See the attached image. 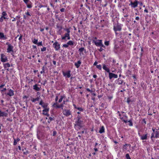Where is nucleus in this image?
Wrapping results in <instances>:
<instances>
[{
	"instance_id": "obj_27",
	"label": "nucleus",
	"mask_w": 159,
	"mask_h": 159,
	"mask_svg": "<svg viewBox=\"0 0 159 159\" xmlns=\"http://www.w3.org/2000/svg\"><path fill=\"white\" fill-rule=\"evenodd\" d=\"M155 138H159V131L156 130L155 132Z\"/></svg>"
},
{
	"instance_id": "obj_63",
	"label": "nucleus",
	"mask_w": 159,
	"mask_h": 159,
	"mask_svg": "<svg viewBox=\"0 0 159 159\" xmlns=\"http://www.w3.org/2000/svg\"><path fill=\"white\" fill-rule=\"evenodd\" d=\"M94 150L95 152H97L98 151V148L95 147V148H94Z\"/></svg>"
},
{
	"instance_id": "obj_15",
	"label": "nucleus",
	"mask_w": 159,
	"mask_h": 159,
	"mask_svg": "<svg viewBox=\"0 0 159 159\" xmlns=\"http://www.w3.org/2000/svg\"><path fill=\"white\" fill-rule=\"evenodd\" d=\"M102 66V68L103 69L106 71L107 72L109 73L110 72V69L107 67V66L105 64H103Z\"/></svg>"
},
{
	"instance_id": "obj_38",
	"label": "nucleus",
	"mask_w": 159,
	"mask_h": 159,
	"mask_svg": "<svg viewBox=\"0 0 159 159\" xmlns=\"http://www.w3.org/2000/svg\"><path fill=\"white\" fill-rule=\"evenodd\" d=\"M38 46H42V41L39 42V43H38L37 44Z\"/></svg>"
},
{
	"instance_id": "obj_13",
	"label": "nucleus",
	"mask_w": 159,
	"mask_h": 159,
	"mask_svg": "<svg viewBox=\"0 0 159 159\" xmlns=\"http://www.w3.org/2000/svg\"><path fill=\"white\" fill-rule=\"evenodd\" d=\"M48 106V103H44V102L43 105V107L44 108V109L43 111H49V109L47 108Z\"/></svg>"
},
{
	"instance_id": "obj_18",
	"label": "nucleus",
	"mask_w": 159,
	"mask_h": 159,
	"mask_svg": "<svg viewBox=\"0 0 159 159\" xmlns=\"http://www.w3.org/2000/svg\"><path fill=\"white\" fill-rule=\"evenodd\" d=\"M116 83L118 85L121 84L123 83V81L120 78L116 80Z\"/></svg>"
},
{
	"instance_id": "obj_24",
	"label": "nucleus",
	"mask_w": 159,
	"mask_h": 159,
	"mask_svg": "<svg viewBox=\"0 0 159 159\" xmlns=\"http://www.w3.org/2000/svg\"><path fill=\"white\" fill-rule=\"evenodd\" d=\"M14 139L13 145H16L17 144V142L20 141V139L19 138H17L16 139L14 138Z\"/></svg>"
},
{
	"instance_id": "obj_3",
	"label": "nucleus",
	"mask_w": 159,
	"mask_h": 159,
	"mask_svg": "<svg viewBox=\"0 0 159 159\" xmlns=\"http://www.w3.org/2000/svg\"><path fill=\"white\" fill-rule=\"evenodd\" d=\"M63 114L66 116H68L71 115V112L70 110L63 109Z\"/></svg>"
},
{
	"instance_id": "obj_10",
	"label": "nucleus",
	"mask_w": 159,
	"mask_h": 159,
	"mask_svg": "<svg viewBox=\"0 0 159 159\" xmlns=\"http://www.w3.org/2000/svg\"><path fill=\"white\" fill-rule=\"evenodd\" d=\"M8 60L7 57L3 54H1V61L2 62H5Z\"/></svg>"
},
{
	"instance_id": "obj_36",
	"label": "nucleus",
	"mask_w": 159,
	"mask_h": 159,
	"mask_svg": "<svg viewBox=\"0 0 159 159\" xmlns=\"http://www.w3.org/2000/svg\"><path fill=\"white\" fill-rule=\"evenodd\" d=\"M63 97L62 96H61V98L59 100V101H58V102H59L60 103V102H62V100H63Z\"/></svg>"
},
{
	"instance_id": "obj_62",
	"label": "nucleus",
	"mask_w": 159,
	"mask_h": 159,
	"mask_svg": "<svg viewBox=\"0 0 159 159\" xmlns=\"http://www.w3.org/2000/svg\"><path fill=\"white\" fill-rule=\"evenodd\" d=\"M26 15H28V16H31V15L30 14V13H29V12H26Z\"/></svg>"
},
{
	"instance_id": "obj_41",
	"label": "nucleus",
	"mask_w": 159,
	"mask_h": 159,
	"mask_svg": "<svg viewBox=\"0 0 159 159\" xmlns=\"http://www.w3.org/2000/svg\"><path fill=\"white\" fill-rule=\"evenodd\" d=\"M44 102H43V101L42 100H41V101H40L39 105H41L43 107V105Z\"/></svg>"
},
{
	"instance_id": "obj_17",
	"label": "nucleus",
	"mask_w": 159,
	"mask_h": 159,
	"mask_svg": "<svg viewBox=\"0 0 159 159\" xmlns=\"http://www.w3.org/2000/svg\"><path fill=\"white\" fill-rule=\"evenodd\" d=\"M7 14L5 11H3L1 17L4 19H8Z\"/></svg>"
},
{
	"instance_id": "obj_26",
	"label": "nucleus",
	"mask_w": 159,
	"mask_h": 159,
	"mask_svg": "<svg viewBox=\"0 0 159 159\" xmlns=\"http://www.w3.org/2000/svg\"><path fill=\"white\" fill-rule=\"evenodd\" d=\"M4 67L5 68L7 67H10V65L8 63H4L3 64Z\"/></svg>"
},
{
	"instance_id": "obj_29",
	"label": "nucleus",
	"mask_w": 159,
	"mask_h": 159,
	"mask_svg": "<svg viewBox=\"0 0 159 159\" xmlns=\"http://www.w3.org/2000/svg\"><path fill=\"white\" fill-rule=\"evenodd\" d=\"M54 120V119L53 117H50L48 118V122L49 123H50L51 122V121H52V120Z\"/></svg>"
},
{
	"instance_id": "obj_48",
	"label": "nucleus",
	"mask_w": 159,
	"mask_h": 159,
	"mask_svg": "<svg viewBox=\"0 0 159 159\" xmlns=\"http://www.w3.org/2000/svg\"><path fill=\"white\" fill-rule=\"evenodd\" d=\"M84 131H83L81 132H78V134H84Z\"/></svg>"
},
{
	"instance_id": "obj_56",
	"label": "nucleus",
	"mask_w": 159,
	"mask_h": 159,
	"mask_svg": "<svg viewBox=\"0 0 159 159\" xmlns=\"http://www.w3.org/2000/svg\"><path fill=\"white\" fill-rule=\"evenodd\" d=\"M130 101H130V100L129 99V98H128L127 99V102L129 104L130 103Z\"/></svg>"
},
{
	"instance_id": "obj_44",
	"label": "nucleus",
	"mask_w": 159,
	"mask_h": 159,
	"mask_svg": "<svg viewBox=\"0 0 159 159\" xmlns=\"http://www.w3.org/2000/svg\"><path fill=\"white\" fill-rule=\"evenodd\" d=\"M77 120H81V117L79 116L78 115L77 117Z\"/></svg>"
},
{
	"instance_id": "obj_50",
	"label": "nucleus",
	"mask_w": 159,
	"mask_h": 159,
	"mask_svg": "<svg viewBox=\"0 0 159 159\" xmlns=\"http://www.w3.org/2000/svg\"><path fill=\"white\" fill-rule=\"evenodd\" d=\"M57 27L58 28H59V30H61L62 29V28L61 26H59L58 25H57Z\"/></svg>"
},
{
	"instance_id": "obj_28",
	"label": "nucleus",
	"mask_w": 159,
	"mask_h": 159,
	"mask_svg": "<svg viewBox=\"0 0 159 159\" xmlns=\"http://www.w3.org/2000/svg\"><path fill=\"white\" fill-rule=\"evenodd\" d=\"M39 97H38L35 98H33L32 99H31V100L33 102H35L36 101H38L39 100Z\"/></svg>"
},
{
	"instance_id": "obj_19",
	"label": "nucleus",
	"mask_w": 159,
	"mask_h": 159,
	"mask_svg": "<svg viewBox=\"0 0 159 159\" xmlns=\"http://www.w3.org/2000/svg\"><path fill=\"white\" fill-rule=\"evenodd\" d=\"M81 61L80 60L78 61L77 62L75 63L74 65L77 68H79L81 64Z\"/></svg>"
},
{
	"instance_id": "obj_12",
	"label": "nucleus",
	"mask_w": 159,
	"mask_h": 159,
	"mask_svg": "<svg viewBox=\"0 0 159 159\" xmlns=\"http://www.w3.org/2000/svg\"><path fill=\"white\" fill-rule=\"evenodd\" d=\"M109 73V76L110 79H111L112 78H117L118 77L117 75L115 74L111 73L110 72Z\"/></svg>"
},
{
	"instance_id": "obj_7",
	"label": "nucleus",
	"mask_w": 159,
	"mask_h": 159,
	"mask_svg": "<svg viewBox=\"0 0 159 159\" xmlns=\"http://www.w3.org/2000/svg\"><path fill=\"white\" fill-rule=\"evenodd\" d=\"M70 71L69 70L67 71H63L62 73L63 76L66 78H69L71 76Z\"/></svg>"
},
{
	"instance_id": "obj_22",
	"label": "nucleus",
	"mask_w": 159,
	"mask_h": 159,
	"mask_svg": "<svg viewBox=\"0 0 159 159\" xmlns=\"http://www.w3.org/2000/svg\"><path fill=\"white\" fill-rule=\"evenodd\" d=\"M105 131L104 127L103 126H102L100 129L99 132L100 134H102L104 133Z\"/></svg>"
},
{
	"instance_id": "obj_40",
	"label": "nucleus",
	"mask_w": 159,
	"mask_h": 159,
	"mask_svg": "<svg viewBox=\"0 0 159 159\" xmlns=\"http://www.w3.org/2000/svg\"><path fill=\"white\" fill-rule=\"evenodd\" d=\"M78 110H79L80 111H83V109L81 107H78L77 109Z\"/></svg>"
},
{
	"instance_id": "obj_9",
	"label": "nucleus",
	"mask_w": 159,
	"mask_h": 159,
	"mask_svg": "<svg viewBox=\"0 0 159 159\" xmlns=\"http://www.w3.org/2000/svg\"><path fill=\"white\" fill-rule=\"evenodd\" d=\"M13 47L11 44H8L7 49V52L10 53L11 52H13Z\"/></svg>"
},
{
	"instance_id": "obj_25",
	"label": "nucleus",
	"mask_w": 159,
	"mask_h": 159,
	"mask_svg": "<svg viewBox=\"0 0 159 159\" xmlns=\"http://www.w3.org/2000/svg\"><path fill=\"white\" fill-rule=\"evenodd\" d=\"M74 43H75V42L72 40L69 41L67 43V44H68L69 45H70V46H72V45H74Z\"/></svg>"
},
{
	"instance_id": "obj_57",
	"label": "nucleus",
	"mask_w": 159,
	"mask_h": 159,
	"mask_svg": "<svg viewBox=\"0 0 159 159\" xmlns=\"http://www.w3.org/2000/svg\"><path fill=\"white\" fill-rule=\"evenodd\" d=\"M103 50V49L102 48H101L99 49H98V51L100 52H102Z\"/></svg>"
},
{
	"instance_id": "obj_16",
	"label": "nucleus",
	"mask_w": 159,
	"mask_h": 159,
	"mask_svg": "<svg viewBox=\"0 0 159 159\" xmlns=\"http://www.w3.org/2000/svg\"><path fill=\"white\" fill-rule=\"evenodd\" d=\"M7 95L11 97L13 96L14 95L13 90L11 89H9V92L7 94Z\"/></svg>"
},
{
	"instance_id": "obj_31",
	"label": "nucleus",
	"mask_w": 159,
	"mask_h": 159,
	"mask_svg": "<svg viewBox=\"0 0 159 159\" xmlns=\"http://www.w3.org/2000/svg\"><path fill=\"white\" fill-rule=\"evenodd\" d=\"M23 1L26 4H27L29 2L31 3L30 0H23Z\"/></svg>"
},
{
	"instance_id": "obj_45",
	"label": "nucleus",
	"mask_w": 159,
	"mask_h": 159,
	"mask_svg": "<svg viewBox=\"0 0 159 159\" xmlns=\"http://www.w3.org/2000/svg\"><path fill=\"white\" fill-rule=\"evenodd\" d=\"M27 7L28 8H31L32 7V5L30 4H28V3L26 4Z\"/></svg>"
},
{
	"instance_id": "obj_1",
	"label": "nucleus",
	"mask_w": 159,
	"mask_h": 159,
	"mask_svg": "<svg viewBox=\"0 0 159 159\" xmlns=\"http://www.w3.org/2000/svg\"><path fill=\"white\" fill-rule=\"evenodd\" d=\"M64 30L67 32V33L65 34L64 36L61 37V39L62 40H65L66 38H67V40L70 39V28H66L64 29Z\"/></svg>"
},
{
	"instance_id": "obj_6",
	"label": "nucleus",
	"mask_w": 159,
	"mask_h": 159,
	"mask_svg": "<svg viewBox=\"0 0 159 159\" xmlns=\"http://www.w3.org/2000/svg\"><path fill=\"white\" fill-rule=\"evenodd\" d=\"M53 46L54 48L56 51H57L60 49V45L57 41L55 42L53 45Z\"/></svg>"
},
{
	"instance_id": "obj_21",
	"label": "nucleus",
	"mask_w": 159,
	"mask_h": 159,
	"mask_svg": "<svg viewBox=\"0 0 159 159\" xmlns=\"http://www.w3.org/2000/svg\"><path fill=\"white\" fill-rule=\"evenodd\" d=\"M0 39L5 40L7 39V37L4 36L3 33L0 32Z\"/></svg>"
},
{
	"instance_id": "obj_42",
	"label": "nucleus",
	"mask_w": 159,
	"mask_h": 159,
	"mask_svg": "<svg viewBox=\"0 0 159 159\" xmlns=\"http://www.w3.org/2000/svg\"><path fill=\"white\" fill-rule=\"evenodd\" d=\"M122 90H121L120 91V92H123L124 91H125L126 90L125 89V87H122Z\"/></svg>"
},
{
	"instance_id": "obj_59",
	"label": "nucleus",
	"mask_w": 159,
	"mask_h": 159,
	"mask_svg": "<svg viewBox=\"0 0 159 159\" xmlns=\"http://www.w3.org/2000/svg\"><path fill=\"white\" fill-rule=\"evenodd\" d=\"M6 88H4L3 89L1 90V92H3L6 91Z\"/></svg>"
},
{
	"instance_id": "obj_58",
	"label": "nucleus",
	"mask_w": 159,
	"mask_h": 159,
	"mask_svg": "<svg viewBox=\"0 0 159 159\" xmlns=\"http://www.w3.org/2000/svg\"><path fill=\"white\" fill-rule=\"evenodd\" d=\"M140 19V18L138 16H137L135 18V20H139Z\"/></svg>"
},
{
	"instance_id": "obj_11",
	"label": "nucleus",
	"mask_w": 159,
	"mask_h": 159,
	"mask_svg": "<svg viewBox=\"0 0 159 159\" xmlns=\"http://www.w3.org/2000/svg\"><path fill=\"white\" fill-rule=\"evenodd\" d=\"M138 4V2L135 0L134 2H131L129 4V6H131L132 7L134 8L136 7H137Z\"/></svg>"
},
{
	"instance_id": "obj_43",
	"label": "nucleus",
	"mask_w": 159,
	"mask_h": 159,
	"mask_svg": "<svg viewBox=\"0 0 159 159\" xmlns=\"http://www.w3.org/2000/svg\"><path fill=\"white\" fill-rule=\"evenodd\" d=\"M104 44L106 46H108L109 45V41H105L104 43Z\"/></svg>"
},
{
	"instance_id": "obj_49",
	"label": "nucleus",
	"mask_w": 159,
	"mask_h": 159,
	"mask_svg": "<svg viewBox=\"0 0 159 159\" xmlns=\"http://www.w3.org/2000/svg\"><path fill=\"white\" fill-rule=\"evenodd\" d=\"M68 44L67 43V44H63V46L65 48H67L68 47Z\"/></svg>"
},
{
	"instance_id": "obj_55",
	"label": "nucleus",
	"mask_w": 159,
	"mask_h": 159,
	"mask_svg": "<svg viewBox=\"0 0 159 159\" xmlns=\"http://www.w3.org/2000/svg\"><path fill=\"white\" fill-rule=\"evenodd\" d=\"M46 7V6H45V5H40L39 6V7L40 8H41L42 7Z\"/></svg>"
},
{
	"instance_id": "obj_64",
	"label": "nucleus",
	"mask_w": 159,
	"mask_h": 159,
	"mask_svg": "<svg viewBox=\"0 0 159 159\" xmlns=\"http://www.w3.org/2000/svg\"><path fill=\"white\" fill-rule=\"evenodd\" d=\"M97 63H98L97 62L95 61V62H94V63L93 64V65H94V66H97Z\"/></svg>"
},
{
	"instance_id": "obj_23",
	"label": "nucleus",
	"mask_w": 159,
	"mask_h": 159,
	"mask_svg": "<svg viewBox=\"0 0 159 159\" xmlns=\"http://www.w3.org/2000/svg\"><path fill=\"white\" fill-rule=\"evenodd\" d=\"M147 139V134L141 136V139L142 140H146Z\"/></svg>"
},
{
	"instance_id": "obj_35",
	"label": "nucleus",
	"mask_w": 159,
	"mask_h": 159,
	"mask_svg": "<svg viewBox=\"0 0 159 159\" xmlns=\"http://www.w3.org/2000/svg\"><path fill=\"white\" fill-rule=\"evenodd\" d=\"M125 157L126 159H130L131 158L129 156V154L128 153L126 154Z\"/></svg>"
},
{
	"instance_id": "obj_34",
	"label": "nucleus",
	"mask_w": 159,
	"mask_h": 159,
	"mask_svg": "<svg viewBox=\"0 0 159 159\" xmlns=\"http://www.w3.org/2000/svg\"><path fill=\"white\" fill-rule=\"evenodd\" d=\"M155 134V133L153 132L151 134V139H152V138H155V135L154 134Z\"/></svg>"
},
{
	"instance_id": "obj_61",
	"label": "nucleus",
	"mask_w": 159,
	"mask_h": 159,
	"mask_svg": "<svg viewBox=\"0 0 159 159\" xmlns=\"http://www.w3.org/2000/svg\"><path fill=\"white\" fill-rule=\"evenodd\" d=\"M58 99V96H56V97L55 98V100L56 102H57V101Z\"/></svg>"
},
{
	"instance_id": "obj_30",
	"label": "nucleus",
	"mask_w": 159,
	"mask_h": 159,
	"mask_svg": "<svg viewBox=\"0 0 159 159\" xmlns=\"http://www.w3.org/2000/svg\"><path fill=\"white\" fill-rule=\"evenodd\" d=\"M84 50L85 51L84 48H81L79 49V51L80 52H83Z\"/></svg>"
},
{
	"instance_id": "obj_32",
	"label": "nucleus",
	"mask_w": 159,
	"mask_h": 159,
	"mask_svg": "<svg viewBox=\"0 0 159 159\" xmlns=\"http://www.w3.org/2000/svg\"><path fill=\"white\" fill-rule=\"evenodd\" d=\"M38 39H34V41L33 42L34 44H37L38 43Z\"/></svg>"
},
{
	"instance_id": "obj_8",
	"label": "nucleus",
	"mask_w": 159,
	"mask_h": 159,
	"mask_svg": "<svg viewBox=\"0 0 159 159\" xmlns=\"http://www.w3.org/2000/svg\"><path fill=\"white\" fill-rule=\"evenodd\" d=\"M92 42L94 43L97 46L99 47L102 43V40H99L96 41L93 39L92 40Z\"/></svg>"
},
{
	"instance_id": "obj_37",
	"label": "nucleus",
	"mask_w": 159,
	"mask_h": 159,
	"mask_svg": "<svg viewBox=\"0 0 159 159\" xmlns=\"http://www.w3.org/2000/svg\"><path fill=\"white\" fill-rule=\"evenodd\" d=\"M128 122H129V125L130 126H132L133 125V123L131 120H130L128 121Z\"/></svg>"
},
{
	"instance_id": "obj_39",
	"label": "nucleus",
	"mask_w": 159,
	"mask_h": 159,
	"mask_svg": "<svg viewBox=\"0 0 159 159\" xmlns=\"http://www.w3.org/2000/svg\"><path fill=\"white\" fill-rule=\"evenodd\" d=\"M46 50V48L44 47L43 48H41V51L42 52H44Z\"/></svg>"
},
{
	"instance_id": "obj_5",
	"label": "nucleus",
	"mask_w": 159,
	"mask_h": 159,
	"mask_svg": "<svg viewBox=\"0 0 159 159\" xmlns=\"http://www.w3.org/2000/svg\"><path fill=\"white\" fill-rule=\"evenodd\" d=\"M52 107H55L56 108H61L63 109V107L64 106L63 104H61L60 105H58L57 102L54 103L52 105Z\"/></svg>"
},
{
	"instance_id": "obj_47",
	"label": "nucleus",
	"mask_w": 159,
	"mask_h": 159,
	"mask_svg": "<svg viewBox=\"0 0 159 159\" xmlns=\"http://www.w3.org/2000/svg\"><path fill=\"white\" fill-rule=\"evenodd\" d=\"M57 132L55 130H54L53 131V136H55L56 135V134H57Z\"/></svg>"
},
{
	"instance_id": "obj_51",
	"label": "nucleus",
	"mask_w": 159,
	"mask_h": 159,
	"mask_svg": "<svg viewBox=\"0 0 159 159\" xmlns=\"http://www.w3.org/2000/svg\"><path fill=\"white\" fill-rule=\"evenodd\" d=\"M100 46L101 47V48H105V46H104L102 44V43L100 45Z\"/></svg>"
},
{
	"instance_id": "obj_54",
	"label": "nucleus",
	"mask_w": 159,
	"mask_h": 159,
	"mask_svg": "<svg viewBox=\"0 0 159 159\" xmlns=\"http://www.w3.org/2000/svg\"><path fill=\"white\" fill-rule=\"evenodd\" d=\"M22 35L20 34V37L19 38V40L20 41H21L22 39Z\"/></svg>"
},
{
	"instance_id": "obj_33",
	"label": "nucleus",
	"mask_w": 159,
	"mask_h": 159,
	"mask_svg": "<svg viewBox=\"0 0 159 159\" xmlns=\"http://www.w3.org/2000/svg\"><path fill=\"white\" fill-rule=\"evenodd\" d=\"M97 68L99 70H101L102 69V66L100 65H97L96 66Z\"/></svg>"
},
{
	"instance_id": "obj_14",
	"label": "nucleus",
	"mask_w": 159,
	"mask_h": 159,
	"mask_svg": "<svg viewBox=\"0 0 159 159\" xmlns=\"http://www.w3.org/2000/svg\"><path fill=\"white\" fill-rule=\"evenodd\" d=\"M7 113L1 111L0 109V117H7Z\"/></svg>"
},
{
	"instance_id": "obj_60",
	"label": "nucleus",
	"mask_w": 159,
	"mask_h": 159,
	"mask_svg": "<svg viewBox=\"0 0 159 159\" xmlns=\"http://www.w3.org/2000/svg\"><path fill=\"white\" fill-rule=\"evenodd\" d=\"M43 115L46 116H49V115L48 113H43Z\"/></svg>"
},
{
	"instance_id": "obj_52",
	"label": "nucleus",
	"mask_w": 159,
	"mask_h": 159,
	"mask_svg": "<svg viewBox=\"0 0 159 159\" xmlns=\"http://www.w3.org/2000/svg\"><path fill=\"white\" fill-rule=\"evenodd\" d=\"M3 18H2V17H0V22H2L3 21Z\"/></svg>"
},
{
	"instance_id": "obj_4",
	"label": "nucleus",
	"mask_w": 159,
	"mask_h": 159,
	"mask_svg": "<svg viewBox=\"0 0 159 159\" xmlns=\"http://www.w3.org/2000/svg\"><path fill=\"white\" fill-rule=\"evenodd\" d=\"M113 30L115 32L116 34H117L116 32L117 31H120L121 30V27L120 25L118 24L116 25H114L113 26Z\"/></svg>"
},
{
	"instance_id": "obj_2",
	"label": "nucleus",
	"mask_w": 159,
	"mask_h": 159,
	"mask_svg": "<svg viewBox=\"0 0 159 159\" xmlns=\"http://www.w3.org/2000/svg\"><path fill=\"white\" fill-rule=\"evenodd\" d=\"M75 129L78 128L80 129L83 127V121L81 120H76L75 121Z\"/></svg>"
},
{
	"instance_id": "obj_20",
	"label": "nucleus",
	"mask_w": 159,
	"mask_h": 159,
	"mask_svg": "<svg viewBox=\"0 0 159 159\" xmlns=\"http://www.w3.org/2000/svg\"><path fill=\"white\" fill-rule=\"evenodd\" d=\"M40 87H39L38 86V85L37 84H35L33 86V89H34L37 91H39L40 90Z\"/></svg>"
},
{
	"instance_id": "obj_46",
	"label": "nucleus",
	"mask_w": 159,
	"mask_h": 159,
	"mask_svg": "<svg viewBox=\"0 0 159 159\" xmlns=\"http://www.w3.org/2000/svg\"><path fill=\"white\" fill-rule=\"evenodd\" d=\"M126 85L127 86H128V85L127 84H126L124 82V83H123V85H121V86H120V87L121 88H122V87H125V85Z\"/></svg>"
},
{
	"instance_id": "obj_53",
	"label": "nucleus",
	"mask_w": 159,
	"mask_h": 159,
	"mask_svg": "<svg viewBox=\"0 0 159 159\" xmlns=\"http://www.w3.org/2000/svg\"><path fill=\"white\" fill-rule=\"evenodd\" d=\"M65 10V9L64 8H62L60 9L61 11L62 12H64Z\"/></svg>"
}]
</instances>
